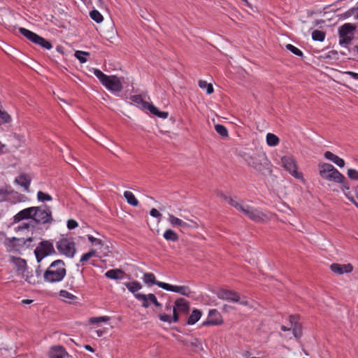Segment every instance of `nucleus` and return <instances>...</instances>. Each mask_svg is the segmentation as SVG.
<instances>
[{
  "label": "nucleus",
  "instance_id": "38",
  "mask_svg": "<svg viewBox=\"0 0 358 358\" xmlns=\"http://www.w3.org/2000/svg\"><path fill=\"white\" fill-rule=\"evenodd\" d=\"M90 17L97 23L103 21V17L102 15L96 10H93L90 13Z\"/></svg>",
  "mask_w": 358,
  "mask_h": 358
},
{
  "label": "nucleus",
  "instance_id": "20",
  "mask_svg": "<svg viewBox=\"0 0 358 358\" xmlns=\"http://www.w3.org/2000/svg\"><path fill=\"white\" fill-rule=\"evenodd\" d=\"M324 157L327 159L333 162L339 167H343L345 166V161L330 151H327L324 152Z\"/></svg>",
  "mask_w": 358,
  "mask_h": 358
},
{
  "label": "nucleus",
  "instance_id": "21",
  "mask_svg": "<svg viewBox=\"0 0 358 358\" xmlns=\"http://www.w3.org/2000/svg\"><path fill=\"white\" fill-rule=\"evenodd\" d=\"M20 33L23 35L24 37H26L27 39L31 41V42L36 43L38 38L39 37V35L36 34V33L27 29L25 28H20L19 29Z\"/></svg>",
  "mask_w": 358,
  "mask_h": 358
},
{
  "label": "nucleus",
  "instance_id": "31",
  "mask_svg": "<svg viewBox=\"0 0 358 358\" xmlns=\"http://www.w3.org/2000/svg\"><path fill=\"white\" fill-rule=\"evenodd\" d=\"M13 262L16 266L18 271L24 272L27 267V262L24 259L20 257H13Z\"/></svg>",
  "mask_w": 358,
  "mask_h": 358
},
{
  "label": "nucleus",
  "instance_id": "28",
  "mask_svg": "<svg viewBox=\"0 0 358 358\" xmlns=\"http://www.w3.org/2000/svg\"><path fill=\"white\" fill-rule=\"evenodd\" d=\"M124 197L125 198L129 204L133 206H137L138 205V201L131 192L125 191L124 192Z\"/></svg>",
  "mask_w": 358,
  "mask_h": 358
},
{
  "label": "nucleus",
  "instance_id": "2",
  "mask_svg": "<svg viewBox=\"0 0 358 358\" xmlns=\"http://www.w3.org/2000/svg\"><path fill=\"white\" fill-rule=\"evenodd\" d=\"M66 274V269L64 261L57 259L51 263L43 274V278L48 282H57L62 281Z\"/></svg>",
  "mask_w": 358,
  "mask_h": 358
},
{
  "label": "nucleus",
  "instance_id": "33",
  "mask_svg": "<svg viewBox=\"0 0 358 358\" xmlns=\"http://www.w3.org/2000/svg\"><path fill=\"white\" fill-rule=\"evenodd\" d=\"M126 287L133 294H136V292L140 290L142 288L141 285L138 281H133L129 282H126L124 284Z\"/></svg>",
  "mask_w": 358,
  "mask_h": 358
},
{
  "label": "nucleus",
  "instance_id": "60",
  "mask_svg": "<svg viewBox=\"0 0 358 358\" xmlns=\"http://www.w3.org/2000/svg\"><path fill=\"white\" fill-rule=\"evenodd\" d=\"M346 74L350 76L352 78L358 80V73L353 71H346Z\"/></svg>",
  "mask_w": 358,
  "mask_h": 358
},
{
  "label": "nucleus",
  "instance_id": "17",
  "mask_svg": "<svg viewBox=\"0 0 358 358\" xmlns=\"http://www.w3.org/2000/svg\"><path fill=\"white\" fill-rule=\"evenodd\" d=\"M49 358H71V356L61 345L52 346L48 352Z\"/></svg>",
  "mask_w": 358,
  "mask_h": 358
},
{
  "label": "nucleus",
  "instance_id": "24",
  "mask_svg": "<svg viewBox=\"0 0 358 358\" xmlns=\"http://www.w3.org/2000/svg\"><path fill=\"white\" fill-rule=\"evenodd\" d=\"M124 274V271L121 269H110L105 273V275L108 278L120 280L123 278Z\"/></svg>",
  "mask_w": 358,
  "mask_h": 358
},
{
  "label": "nucleus",
  "instance_id": "26",
  "mask_svg": "<svg viewBox=\"0 0 358 358\" xmlns=\"http://www.w3.org/2000/svg\"><path fill=\"white\" fill-rule=\"evenodd\" d=\"M201 317V312L198 309H194L192 312L191 315L187 318V324L189 325H193L196 322L199 321V320Z\"/></svg>",
  "mask_w": 358,
  "mask_h": 358
},
{
  "label": "nucleus",
  "instance_id": "18",
  "mask_svg": "<svg viewBox=\"0 0 358 358\" xmlns=\"http://www.w3.org/2000/svg\"><path fill=\"white\" fill-rule=\"evenodd\" d=\"M330 268L332 272L339 275L343 274L345 273H350L353 270V266L350 264H332Z\"/></svg>",
  "mask_w": 358,
  "mask_h": 358
},
{
  "label": "nucleus",
  "instance_id": "9",
  "mask_svg": "<svg viewBox=\"0 0 358 358\" xmlns=\"http://www.w3.org/2000/svg\"><path fill=\"white\" fill-rule=\"evenodd\" d=\"M355 30V27L350 24L346 23L344 24L339 28V43L341 45H349L352 40L353 31Z\"/></svg>",
  "mask_w": 358,
  "mask_h": 358
},
{
  "label": "nucleus",
  "instance_id": "41",
  "mask_svg": "<svg viewBox=\"0 0 358 358\" xmlns=\"http://www.w3.org/2000/svg\"><path fill=\"white\" fill-rule=\"evenodd\" d=\"M199 86L201 89L206 88V92L208 94H212L213 92V85L211 84H210V83H207V82L205 81V80H199Z\"/></svg>",
  "mask_w": 358,
  "mask_h": 358
},
{
  "label": "nucleus",
  "instance_id": "64",
  "mask_svg": "<svg viewBox=\"0 0 358 358\" xmlns=\"http://www.w3.org/2000/svg\"><path fill=\"white\" fill-rule=\"evenodd\" d=\"M85 348L87 350H88V351H90L91 352H94V350L90 345H85Z\"/></svg>",
  "mask_w": 358,
  "mask_h": 358
},
{
  "label": "nucleus",
  "instance_id": "7",
  "mask_svg": "<svg viewBox=\"0 0 358 358\" xmlns=\"http://www.w3.org/2000/svg\"><path fill=\"white\" fill-rule=\"evenodd\" d=\"M282 166L293 177L297 179L303 178V173L298 171L296 161L292 156H284L281 158Z\"/></svg>",
  "mask_w": 358,
  "mask_h": 358
},
{
  "label": "nucleus",
  "instance_id": "29",
  "mask_svg": "<svg viewBox=\"0 0 358 358\" xmlns=\"http://www.w3.org/2000/svg\"><path fill=\"white\" fill-rule=\"evenodd\" d=\"M163 237L166 241H173V242H176L179 239L178 235L173 230L170 229H166L164 231Z\"/></svg>",
  "mask_w": 358,
  "mask_h": 358
},
{
  "label": "nucleus",
  "instance_id": "43",
  "mask_svg": "<svg viewBox=\"0 0 358 358\" xmlns=\"http://www.w3.org/2000/svg\"><path fill=\"white\" fill-rule=\"evenodd\" d=\"M94 74L99 78L102 85L108 77V76L96 69L94 70Z\"/></svg>",
  "mask_w": 358,
  "mask_h": 358
},
{
  "label": "nucleus",
  "instance_id": "59",
  "mask_svg": "<svg viewBox=\"0 0 358 358\" xmlns=\"http://www.w3.org/2000/svg\"><path fill=\"white\" fill-rule=\"evenodd\" d=\"M238 303H239L240 304H241L243 306H250L249 301L247 300L245 298H243L242 299L240 298V301Z\"/></svg>",
  "mask_w": 358,
  "mask_h": 358
},
{
  "label": "nucleus",
  "instance_id": "13",
  "mask_svg": "<svg viewBox=\"0 0 358 358\" xmlns=\"http://www.w3.org/2000/svg\"><path fill=\"white\" fill-rule=\"evenodd\" d=\"M34 213H36L34 207L24 208L14 215L13 223H18L24 220H31L30 221H33Z\"/></svg>",
  "mask_w": 358,
  "mask_h": 358
},
{
  "label": "nucleus",
  "instance_id": "25",
  "mask_svg": "<svg viewBox=\"0 0 358 358\" xmlns=\"http://www.w3.org/2000/svg\"><path fill=\"white\" fill-rule=\"evenodd\" d=\"M32 241H33V238L31 237L27 238V239H25L24 238H13L12 241H10V238H7L5 241V244L7 247L10 248V242H12L13 244H15V243L17 242L16 245H25L27 243V242H31Z\"/></svg>",
  "mask_w": 358,
  "mask_h": 358
},
{
  "label": "nucleus",
  "instance_id": "53",
  "mask_svg": "<svg viewBox=\"0 0 358 358\" xmlns=\"http://www.w3.org/2000/svg\"><path fill=\"white\" fill-rule=\"evenodd\" d=\"M150 215L152 217L159 219L162 217V214L156 208H152L150 211Z\"/></svg>",
  "mask_w": 358,
  "mask_h": 358
},
{
  "label": "nucleus",
  "instance_id": "22",
  "mask_svg": "<svg viewBox=\"0 0 358 358\" xmlns=\"http://www.w3.org/2000/svg\"><path fill=\"white\" fill-rule=\"evenodd\" d=\"M20 33L23 35L24 37H26L27 39L31 41V42L36 43L38 38L39 37V35L36 34V33L27 29L25 28H20L19 29Z\"/></svg>",
  "mask_w": 358,
  "mask_h": 358
},
{
  "label": "nucleus",
  "instance_id": "46",
  "mask_svg": "<svg viewBox=\"0 0 358 358\" xmlns=\"http://www.w3.org/2000/svg\"><path fill=\"white\" fill-rule=\"evenodd\" d=\"M37 198L39 201H48L52 200V196L50 195L44 193L42 191H39L37 193Z\"/></svg>",
  "mask_w": 358,
  "mask_h": 358
},
{
  "label": "nucleus",
  "instance_id": "61",
  "mask_svg": "<svg viewBox=\"0 0 358 358\" xmlns=\"http://www.w3.org/2000/svg\"><path fill=\"white\" fill-rule=\"evenodd\" d=\"M293 333H294L295 337H297L298 334L301 333V329L299 327L298 328L296 324H294V327L293 328Z\"/></svg>",
  "mask_w": 358,
  "mask_h": 358
},
{
  "label": "nucleus",
  "instance_id": "52",
  "mask_svg": "<svg viewBox=\"0 0 358 358\" xmlns=\"http://www.w3.org/2000/svg\"><path fill=\"white\" fill-rule=\"evenodd\" d=\"M89 241L94 245H101L102 241L101 239L94 238V236L89 235L88 236Z\"/></svg>",
  "mask_w": 358,
  "mask_h": 358
},
{
  "label": "nucleus",
  "instance_id": "12",
  "mask_svg": "<svg viewBox=\"0 0 358 358\" xmlns=\"http://www.w3.org/2000/svg\"><path fill=\"white\" fill-rule=\"evenodd\" d=\"M217 297L222 300L237 303L240 301V294L230 289H221L217 293Z\"/></svg>",
  "mask_w": 358,
  "mask_h": 358
},
{
  "label": "nucleus",
  "instance_id": "42",
  "mask_svg": "<svg viewBox=\"0 0 358 358\" xmlns=\"http://www.w3.org/2000/svg\"><path fill=\"white\" fill-rule=\"evenodd\" d=\"M286 48H287V50H289L293 54H294L295 55H297L299 57H303V55L301 50H300L299 48H297L296 47L294 46L292 44L286 45Z\"/></svg>",
  "mask_w": 358,
  "mask_h": 358
},
{
  "label": "nucleus",
  "instance_id": "58",
  "mask_svg": "<svg viewBox=\"0 0 358 358\" xmlns=\"http://www.w3.org/2000/svg\"><path fill=\"white\" fill-rule=\"evenodd\" d=\"M216 194H217V196L218 197L221 198L222 199H223V200H224L226 201H227L229 198V196H227L225 194H224L222 192H219L218 191V192H216Z\"/></svg>",
  "mask_w": 358,
  "mask_h": 358
},
{
  "label": "nucleus",
  "instance_id": "48",
  "mask_svg": "<svg viewBox=\"0 0 358 358\" xmlns=\"http://www.w3.org/2000/svg\"><path fill=\"white\" fill-rule=\"evenodd\" d=\"M30 227H31V228H34L35 227L34 223L33 221H29V222L23 223V224L19 225L17 227V228L16 229V230L17 231H21V230H23V229H28Z\"/></svg>",
  "mask_w": 358,
  "mask_h": 358
},
{
  "label": "nucleus",
  "instance_id": "36",
  "mask_svg": "<svg viewBox=\"0 0 358 358\" xmlns=\"http://www.w3.org/2000/svg\"><path fill=\"white\" fill-rule=\"evenodd\" d=\"M215 129L222 138H227L229 136L227 128L222 124H215Z\"/></svg>",
  "mask_w": 358,
  "mask_h": 358
},
{
  "label": "nucleus",
  "instance_id": "54",
  "mask_svg": "<svg viewBox=\"0 0 358 358\" xmlns=\"http://www.w3.org/2000/svg\"><path fill=\"white\" fill-rule=\"evenodd\" d=\"M78 227V222L74 220H69L67 222V227L69 229H75Z\"/></svg>",
  "mask_w": 358,
  "mask_h": 358
},
{
  "label": "nucleus",
  "instance_id": "50",
  "mask_svg": "<svg viewBox=\"0 0 358 358\" xmlns=\"http://www.w3.org/2000/svg\"><path fill=\"white\" fill-rule=\"evenodd\" d=\"M348 176L352 180H358V171L355 169H348Z\"/></svg>",
  "mask_w": 358,
  "mask_h": 358
},
{
  "label": "nucleus",
  "instance_id": "16",
  "mask_svg": "<svg viewBox=\"0 0 358 358\" xmlns=\"http://www.w3.org/2000/svg\"><path fill=\"white\" fill-rule=\"evenodd\" d=\"M159 285V287L165 290L179 293L184 296H189L191 293L189 288L187 286L171 285L168 283H160Z\"/></svg>",
  "mask_w": 358,
  "mask_h": 358
},
{
  "label": "nucleus",
  "instance_id": "56",
  "mask_svg": "<svg viewBox=\"0 0 358 358\" xmlns=\"http://www.w3.org/2000/svg\"><path fill=\"white\" fill-rule=\"evenodd\" d=\"M179 313L176 310V309L173 308V321L174 322H177L179 320Z\"/></svg>",
  "mask_w": 358,
  "mask_h": 358
},
{
  "label": "nucleus",
  "instance_id": "27",
  "mask_svg": "<svg viewBox=\"0 0 358 358\" xmlns=\"http://www.w3.org/2000/svg\"><path fill=\"white\" fill-rule=\"evenodd\" d=\"M15 181L20 186L23 187L25 190H28L31 180L27 176L22 174L15 179Z\"/></svg>",
  "mask_w": 358,
  "mask_h": 358
},
{
  "label": "nucleus",
  "instance_id": "37",
  "mask_svg": "<svg viewBox=\"0 0 358 358\" xmlns=\"http://www.w3.org/2000/svg\"><path fill=\"white\" fill-rule=\"evenodd\" d=\"M312 38L314 41H323L325 38V33L320 30H314L312 33Z\"/></svg>",
  "mask_w": 358,
  "mask_h": 358
},
{
  "label": "nucleus",
  "instance_id": "30",
  "mask_svg": "<svg viewBox=\"0 0 358 358\" xmlns=\"http://www.w3.org/2000/svg\"><path fill=\"white\" fill-rule=\"evenodd\" d=\"M143 280L147 284L156 285L159 287L160 283H164L163 282L157 281L155 279V276L152 273H145L143 275Z\"/></svg>",
  "mask_w": 358,
  "mask_h": 358
},
{
  "label": "nucleus",
  "instance_id": "14",
  "mask_svg": "<svg viewBox=\"0 0 358 358\" xmlns=\"http://www.w3.org/2000/svg\"><path fill=\"white\" fill-rule=\"evenodd\" d=\"M168 220L169 223L173 227H180L183 228L196 227L197 223L193 220L187 219L190 223L184 222L181 219L176 217L172 214H169Z\"/></svg>",
  "mask_w": 358,
  "mask_h": 358
},
{
  "label": "nucleus",
  "instance_id": "6",
  "mask_svg": "<svg viewBox=\"0 0 358 358\" xmlns=\"http://www.w3.org/2000/svg\"><path fill=\"white\" fill-rule=\"evenodd\" d=\"M56 251L52 242L49 241H42L34 250V254L38 262H41L42 259L48 256L55 255Z\"/></svg>",
  "mask_w": 358,
  "mask_h": 358
},
{
  "label": "nucleus",
  "instance_id": "3",
  "mask_svg": "<svg viewBox=\"0 0 358 358\" xmlns=\"http://www.w3.org/2000/svg\"><path fill=\"white\" fill-rule=\"evenodd\" d=\"M318 167L320 176L328 181L341 183L345 179V176L330 164L320 163Z\"/></svg>",
  "mask_w": 358,
  "mask_h": 358
},
{
  "label": "nucleus",
  "instance_id": "32",
  "mask_svg": "<svg viewBox=\"0 0 358 358\" xmlns=\"http://www.w3.org/2000/svg\"><path fill=\"white\" fill-rule=\"evenodd\" d=\"M227 202L229 204H230L231 206L235 208L237 210L243 213V210H245V206L243 205L242 203L238 201L236 199L232 197H229Z\"/></svg>",
  "mask_w": 358,
  "mask_h": 358
},
{
  "label": "nucleus",
  "instance_id": "57",
  "mask_svg": "<svg viewBox=\"0 0 358 358\" xmlns=\"http://www.w3.org/2000/svg\"><path fill=\"white\" fill-rule=\"evenodd\" d=\"M26 280L31 284H36L38 282V280L32 275L30 277L27 276L26 278Z\"/></svg>",
  "mask_w": 358,
  "mask_h": 358
},
{
  "label": "nucleus",
  "instance_id": "49",
  "mask_svg": "<svg viewBox=\"0 0 358 358\" xmlns=\"http://www.w3.org/2000/svg\"><path fill=\"white\" fill-rule=\"evenodd\" d=\"M148 297L149 299V303H152L157 308H160L162 306V304L159 302H158L157 297L154 294H148Z\"/></svg>",
  "mask_w": 358,
  "mask_h": 358
},
{
  "label": "nucleus",
  "instance_id": "8",
  "mask_svg": "<svg viewBox=\"0 0 358 358\" xmlns=\"http://www.w3.org/2000/svg\"><path fill=\"white\" fill-rule=\"evenodd\" d=\"M56 246L59 252L66 257H73L76 254L75 243L69 238H61L57 241Z\"/></svg>",
  "mask_w": 358,
  "mask_h": 358
},
{
  "label": "nucleus",
  "instance_id": "35",
  "mask_svg": "<svg viewBox=\"0 0 358 358\" xmlns=\"http://www.w3.org/2000/svg\"><path fill=\"white\" fill-rule=\"evenodd\" d=\"M135 297L136 299H137L138 301H142V306L143 308H148L150 306V303H149V299L148 297V294H141V293H138V294H135Z\"/></svg>",
  "mask_w": 358,
  "mask_h": 358
},
{
  "label": "nucleus",
  "instance_id": "40",
  "mask_svg": "<svg viewBox=\"0 0 358 358\" xmlns=\"http://www.w3.org/2000/svg\"><path fill=\"white\" fill-rule=\"evenodd\" d=\"M37 45L41 46L42 48H44L47 50H50L52 48V45L50 41H47L44 38L39 36L38 41L36 42Z\"/></svg>",
  "mask_w": 358,
  "mask_h": 358
},
{
  "label": "nucleus",
  "instance_id": "44",
  "mask_svg": "<svg viewBox=\"0 0 358 358\" xmlns=\"http://www.w3.org/2000/svg\"><path fill=\"white\" fill-rule=\"evenodd\" d=\"M59 296L64 299H69V301H73L76 299L75 295L66 290H61L59 292Z\"/></svg>",
  "mask_w": 358,
  "mask_h": 358
},
{
  "label": "nucleus",
  "instance_id": "47",
  "mask_svg": "<svg viewBox=\"0 0 358 358\" xmlns=\"http://www.w3.org/2000/svg\"><path fill=\"white\" fill-rule=\"evenodd\" d=\"M0 119L1 123H8L10 121L11 117L6 111L0 109Z\"/></svg>",
  "mask_w": 358,
  "mask_h": 358
},
{
  "label": "nucleus",
  "instance_id": "39",
  "mask_svg": "<svg viewBox=\"0 0 358 358\" xmlns=\"http://www.w3.org/2000/svg\"><path fill=\"white\" fill-rule=\"evenodd\" d=\"M90 53L87 52L77 50L75 52V57L80 61V63H85L87 62V56H89Z\"/></svg>",
  "mask_w": 358,
  "mask_h": 358
},
{
  "label": "nucleus",
  "instance_id": "34",
  "mask_svg": "<svg viewBox=\"0 0 358 358\" xmlns=\"http://www.w3.org/2000/svg\"><path fill=\"white\" fill-rule=\"evenodd\" d=\"M280 142L279 138L271 133L266 135V143L270 146H276Z\"/></svg>",
  "mask_w": 358,
  "mask_h": 358
},
{
  "label": "nucleus",
  "instance_id": "1",
  "mask_svg": "<svg viewBox=\"0 0 358 358\" xmlns=\"http://www.w3.org/2000/svg\"><path fill=\"white\" fill-rule=\"evenodd\" d=\"M245 161L250 167L262 175H268L272 172L271 162L265 153H255L248 156Z\"/></svg>",
  "mask_w": 358,
  "mask_h": 358
},
{
  "label": "nucleus",
  "instance_id": "5",
  "mask_svg": "<svg viewBox=\"0 0 358 358\" xmlns=\"http://www.w3.org/2000/svg\"><path fill=\"white\" fill-rule=\"evenodd\" d=\"M36 213H34V223L45 224L51 223L53 220L50 207L45 205L43 207H34Z\"/></svg>",
  "mask_w": 358,
  "mask_h": 358
},
{
  "label": "nucleus",
  "instance_id": "63",
  "mask_svg": "<svg viewBox=\"0 0 358 358\" xmlns=\"http://www.w3.org/2000/svg\"><path fill=\"white\" fill-rule=\"evenodd\" d=\"M6 192L3 190H0V201L5 199Z\"/></svg>",
  "mask_w": 358,
  "mask_h": 358
},
{
  "label": "nucleus",
  "instance_id": "10",
  "mask_svg": "<svg viewBox=\"0 0 358 358\" xmlns=\"http://www.w3.org/2000/svg\"><path fill=\"white\" fill-rule=\"evenodd\" d=\"M243 213L255 222H266L269 220V217L267 214L248 205L245 206Z\"/></svg>",
  "mask_w": 358,
  "mask_h": 358
},
{
  "label": "nucleus",
  "instance_id": "55",
  "mask_svg": "<svg viewBox=\"0 0 358 358\" xmlns=\"http://www.w3.org/2000/svg\"><path fill=\"white\" fill-rule=\"evenodd\" d=\"M159 319L163 321V322H169V323H171V316L169 315H166V314H160L159 315Z\"/></svg>",
  "mask_w": 358,
  "mask_h": 358
},
{
  "label": "nucleus",
  "instance_id": "4",
  "mask_svg": "<svg viewBox=\"0 0 358 358\" xmlns=\"http://www.w3.org/2000/svg\"><path fill=\"white\" fill-rule=\"evenodd\" d=\"M130 99L137 107L143 110L148 109L152 114L160 118L166 119L169 115L168 112L159 111L154 105L144 101L141 95H133Z\"/></svg>",
  "mask_w": 358,
  "mask_h": 358
},
{
  "label": "nucleus",
  "instance_id": "15",
  "mask_svg": "<svg viewBox=\"0 0 358 358\" xmlns=\"http://www.w3.org/2000/svg\"><path fill=\"white\" fill-rule=\"evenodd\" d=\"M222 323L223 320L220 313L216 309H212L209 311L208 320L204 321L202 325H220Z\"/></svg>",
  "mask_w": 358,
  "mask_h": 358
},
{
  "label": "nucleus",
  "instance_id": "51",
  "mask_svg": "<svg viewBox=\"0 0 358 358\" xmlns=\"http://www.w3.org/2000/svg\"><path fill=\"white\" fill-rule=\"evenodd\" d=\"M109 320V317L107 316L99 317H92L90 319V322L92 323H98L100 322H108Z\"/></svg>",
  "mask_w": 358,
  "mask_h": 358
},
{
  "label": "nucleus",
  "instance_id": "23",
  "mask_svg": "<svg viewBox=\"0 0 358 358\" xmlns=\"http://www.w3.org/2000/svg\"><path fill=\"white\" fill-rule=\"evenodd\" d=\"M20 33L23 35L24 37H26L27 39L31 41V42L36 43L38 38L39 37V35L36 34V33L27 29L25 28H20L19 29Z\"/></svg>",
  "mask_w": 358,
  "mask_h": 358
},
{
  "label": "nucleus",
  "instance_id": "11",
  "mask_svg": "<svg viewBox=\"0 0 358 358\" xmlns=\"http://www.w3.org/2000/svg\"><path fill=\"white\" fill-rule=\"evenodd\" d=\"M103 85L113 93L120 92L123 89V85L120 79L115 76H108Z\"/></svg>",
  "mask_w": 358,
  "mask_h": 358
},
{
  "label": "nucleus",
  "instance_id": "19",
  "mask_svg": "<svg viewBox=\"0 0 358 358\" xmlns=\"http://www.w3.org/2000/svg\"><path fill=\"white\" fill-rule=\"evenodd\" d=\"M173 308L180 314H187L189 310V305L185 299L180 298L175 301Z\"/></svg>",
  "mask_w": 358,
  "mask_h": 358
},
{
  "label": "nucleus",
  "instance_id": "45",
  "mask_svg": "<svg viewBox=\"0 0 358 358\" xmlns=\"http://www.w3.org/2000/svg\"><path fill=\"white\" fill-rule=\"evenodd\" d=\"M95 255H96V251L94 250H91L90 251L84 254L81 257L80 262L82 263L88 261L91 257L95 256Z\"/></svg>",
  "mask_w": 358,
  "mask_h": 358
},
{
  "label": "nucleus",
  "instance_id": "62",
  "mask_svg": "<svg viewBox=\"0 0 358 358\" xmlns=\"http://www.w3.org/2000/svg\"><path fill=\"white\" fill-rule=\"evenodd\" d=\"M36 273L37 277H40L41 275L42 271L41 269L40 266H38V268H36Z\"/></svg>",
  "mask_w": 358,
  "mask_h": 358
}]
</instances>
